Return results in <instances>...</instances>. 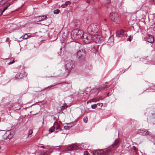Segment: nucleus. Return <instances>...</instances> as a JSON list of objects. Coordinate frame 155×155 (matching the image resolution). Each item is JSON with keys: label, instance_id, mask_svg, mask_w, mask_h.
Instances as JSON below:
<instances>
[{"label": "nucleus", "instance_id": "1", "mask_svg": "<svg viewBox=\"0 0 155 155\" xmlns=\"http://www.w3.org/2000/svg\"><path fill=\"white\" fill-rule=\"evenodd\" d=\"M101 28L99 25L96 23L91 24L88 27L87 31L89 34H93L97 33L100 30Z\"/></svg>", "mask_w": 155, "mask_h": 155}, {"label": "nucleus", "instance_id": "2", "mask_svg": "<svg viewBox=\"0 0 155 155\" xmlns=\"http://www.w3.org/2000/svg\"><path fill=\"white\" fill-rule=\"evenodd\" d=\"M74 63L71 60H69L66 61L65 66L66 72L63 75L64 77L68 76L71 70L73 68L74 66Z\"/></svg>", "mask_w": 155, "mask_h": 155}, {"label": "nucleus", "instance_id": "3", "mask_svg": "<svg viewBox=\"0 0 155 155\" xmlns=\"http://www.w3.org/2000/svg\"><path fill=\"white\" fill-rule=\"evenodd\" d=\"M84 34L83 32L81 30L76 29L72 31L71 33V36L72 39H78L81 38Z\"/></svg>", "mask_w": 155, "mask_h": 155}, {"label": "nucleus", "instance_id": "4", "mask_svg": "<svg viewBox=\"0 0 155 155\" xmlns=\"http://www.w3.org/2000/svg\"><path fill=\"white\" fill-rule=\"evenodd\" d=\"M110 16L111 19L116 23L119 24L120 22V18L117 13H110Z\"/></svg>", "mask_w": 155, "mask_h": 155}, {"label": "nucleus", "instance_id": "5", "mask_svg": "<svg viewBox=\"0 0 155 155\" xmlns=\"http://www.w3.org/2000/svg\"><path fill=\"white\" fill-rule=\"evenodd\" d=\"M91 34H84L81 38L83 41L86 44H88L92 41V37Z\"/></svg>", "mask_w": 155, "mask_h": 155}, {"label": "nucleus", "instance_id": "6", "mask_svg": "<svg viewBox=\"0 0 155 155\" xmlns=\"http://www.w3.org/2000/svg\"><path fill=\"white\" fill-rule=\"evenodd\" d=\"M13 136L14 132L13 131L8 130L6 131L3 135V137L5 140L10 139L13 137Z\"/></svg>", "mask_w": 155, "mask_h": 155}, {"label": "nucleus", "instance_id": "7", "mask_svg": "<svg viewBox=\"0 0 155 155\" xmlns=\"http://www.w3.org/2000/svg\"><path fill=\"white\" fill-rule=\"evenodd\" d=\"M144 39L145 41L151 44L153 43L154 42V37L151 35H147L144 37Z\"/></svg>", "mask_w": 155, "mask_h": 155}, {"label": "nucleus", "instance_id": "8", "mask_svg": "<svg viewBox=\"0 0 155 155\" xmlns=\"http://www.w3.org/2000/svg\"><path fill=\"white\" fill-rule=\"evenodd\" d=\"M86 52L84 48H81L78 51L77 53V57L79 58H83L85 55Z\"/></svg>", "mask_w": 155, "mask_h": 155}, {"label": "nucleus", "instance_id": "9", "mask_svg": "<svg viewBox=\"0 0 155 155\" xmlns=\"http://www.w3.org/2000/svg\"><path fill=\"white\" fill-rule=\"evenodd\" d=\"M102 38L101 35H98L97 34L94 35L92 37V41L96 43H100L101 41Z\"/></svg>", "mask_w": 155, "mask_h": 155}, {"label": "nucleus", "instance_id": "10", "mask_svg": "<svg viewBox=\"0 0 155 155\" xmlns=\"http://www.w3.org/2000/svg\"><path fill=\"white\" fill-rule=\"evenodd\" d=\"M11 4L10 3L6 2L4 3L2 6L4 8L3 10L0 9V16L2 15L3 12H4L8 8V7H9Z\"/></svg>", "mask_w": 155, "mask_h": 155}, {"label": "nucleus", "instance_id": "11", "mask_svg": "<svg viewBox=\"0 0 155 155\" xmlns=\"http://www.w3.org/2000/svg\"><path fill=\"white\" fill-rule=\"evenodd\" d=\"M64 87V90L65 91H68L69 89L71 88L72 85L71 83H65L63 85Z\"/></svg>", "mask_w": 155, "mask_h": 155}, {"label": "nucleus", "instance_id": "12", "mask_svg": "<svg viewBox=\"0 0 155 155\" xmlns=\"http://www.w3.org/2000/svg\"><path fill=\"white\" fill-rule=\"evenodd\" d=\"M103 150H94L93 151L92 153L93 155H102Z\"/></svg>", "mask_w": 155, "mask_h": 155}, {"label": "nucleus", "instance_id": "13", "mask_svg": "<svg viewBox=\"0 0 155 155\" xmlns=\"http://www.w3.org/2000/svg\"><path fill=\"white\" fill-rule=\"evenodd\" d=\"M125 31L123 30H121L118 31L116 33V36L118 37H122L123 36Z\"/></svg>", "mask_w": 155, "mask_h": 155}, {"label": "nucleus", "instance_id": "14", "mask_svg": "<svg viewBox=\"0 0 155 155\" xmlns=\"http://www.w3.org/2000/svg\"><path fill=\"white\" fill-rule=\"evenodd\" d=\"M25 76L24 73H18L15 75V78L18 79H22Z\"/></svg>", "mask_w": 155, "mask_h": 155}, {"label": "nucleus", "instance_id": "15", "mask_svg": "<svg viewBox=\"0 0 155 155\" xmlns=\"http://www.w3.org/2000/svg\"><path fill=\"white\" fill-rule=\"evenodd\" d=\"M119 144V140L116 139L115 140L114 142L112 144V146L114 148H116L118 146Z\"/></svg>", "mask_w": 155, "mask_h": 155}, {"label": "nucleus", "instance_id": "16", "mask_svg": "<svg viewBox=\"0 0 155 155\" xmlns=\"http://www.w3.org/2000/svg\"><path fill=\"white\" fill-rule=\"evenodd\" d=\"M140 133L143 135H148L149 134V132L147 130L143 129L140 130Z\"/></svg>", "mask_w": 155, "mask_h": 155}, {"label": "nucleus", "instance_id": "17", "mask_svg": "<svg viewBox=\"0 0 155 155\" xmlns=\"http://www.w3.org/2000/svg\"><path fill=\"white\" fill-rule=\"evenodd\" d=\"M131 153L133 155H136L137 151L136 149V147L135 146H133L131 150Z\"/></svg>", "mask_w": 155, "mask_h": 155}, {"label": "nucleus", "instance_id": "18", "mask_svg": "<svg viewBox=\"0 0 155 155\" xmlns=\"http://www.w3.org/2000/svg\"><path fill=\"white\" fill-rule=\"evenodd\" d=\"M37 18L39 20V21H42L45 19L47 18V16L45 15H43L38 16Z\"/></svg>", "mask_w": 155, "mask_h": 155}, {"label": "nucleus", "instance_id": "19", "mask_svg": "<svg viewBox=\"0 0 155 155\" xmlns=\"http://www.w3.org/2000/svg\"><path fill=\"white\" fill-rule=\"evenodd\" d=\"M110 152V151L109 150H106L104 151H103L102 154L103 155H109V153Z\"/></svg>", "mask_w": 155, "mask_h": 155}, {"label": "nucleus", "instance_id": "20", "mask_svg": "<svg viewBox=\"0 0 155 155\" xmlns=\"http://www.w3.org/2000/svg\"><path fill=\"white\" fill-rule=\"evenodd\" d=\"M107 88V85L106 84H103L102 86H101L100 87L99 90L101 91L105 89L106 88Z\"/></svg>", "mask_w": 155, "mask_h": 155}, {"label": "nucleus", "instance_id": "21", "mask_svg": "<svg viewBox=\"0 0 155 155\" xmlns=\"http://www.w3.org/2000/svg\"><path fill=\"white\" fill-rule=\"evenodd\" d=\"M76 147V146L75 144H73L70 146L68 148V149L70 150H72L74 149H75Z\"/></svg>", "mask_w": 155, "mask_h": 155}, {"label": "nucleus", "instance_id": "22", "mask_svg": "<svg viewBox=\"0 0 155 155\" xmlns=\"http://www.w3.org/2000/svg\"><path fill=\"white\" fill-rule=\"evenodd\" d=\"M29 36L27 35V34H25V35H22L21 38H22L24 39H26L28 38Z\"/></svg>", "mask_w": 155, "mask_h": 155}, {"label": "nucleus", "instance_id": "23", "mask_svg": "<svg viewBox=\"0 0 155 155\" xmlns=\"http://www.w3.org/2000/svg\"><path fill=\"white\" fill-rule=\"evenodd\" d=\"M49 153V152L47 151L46 152H41V155H48Z\"/></svg>", "mask_w": 155, "mask_h": 155}, {"label": "nucleus", "instance_id": "24", "mask_svg": "<svg viewBox=\"0 0 155 155\" xmlns=\"http://www.w3.org/2000/svg\"><path fill=\"white\" fill-rule=\"evenodd\" d=\"M55 129V127L54 126H53L51 127L49 129V131L50 132H53Z\"/></svg>", "mask_w": 155, "mask_h": 155}, {"label": "nucleus", "instance_id": "25", "mask_svg": "<svg viewBox=\"0 0 155 155\" xmlns=\"http://www.w3.org/2000/svg\"><path fill=\"white\" fill-rule=\"evenodd\" d=\"M68 107V105L66 104H65L63 106L61 107V110H64L65 109H66Z\"/></svg>", "mask_w": 155, "mask_h": 155}, {"label": "nucleus", "instance_id": "26", "mask_svg": "<svg viewBox=\"0 0 155 155\" xmlns=\"http://www.w3.org/2000/svg\"><path fill=\"white\" fill-rule=\"evenodd\" d=\"M60 12V10L58 9H57L56 10H55L54 11V14H58Z\"/></svg>", "mask_w": 155, "mask_h": 155}, {"label": "nucleus", "instance_id": "27", "mask_svg": "<svg viewBox=\"0 0 155 155\" xmlns=\"http://www.w3.org/2000/svg\"><path fill=\"white\" fill-rule=\"evenodd\" d=\"M33 131L32 130H30L28 131V136L29 137L33 133Z\"/></svg>", "mask_w": 155, "mask_h": 155}, {"label": "nucleus", "instance_id": "28", "mask_svg": "<svg viewBox=\"0 0 155 155\" xmlns=\"http://www.w3.org/2000/svg\"><path fill=\"white\" fill-rule=\"evenodd\" d=\"M83 121L84 122L87 123V117H84L83 118Z\"/></svg>", "mask_w": 155, "mask_h": 155}, {"label": "nucleus", "instance_id": "29", "mask_svg": "<svg viewBox=\"0 0 155 155\" xmlns=\"http://www.w3.org/2000/svg\"><path fill=\"white\" fill-rule=\"evenodd\" d=\"M97 104H94L91 105V108L93 109L97 107Z\"/></svg>", "mask_w": 155, "mask_h": 155}, {"label": "nucleus", "instance_id": "30", "mask_svg": "<svg viewBox=\"0 0 155 155\" xmlns=\"http://www.w3.org/2000/svg\"><path fill=\"white\" fill-rule=\"evenodd\" d=\"M84 155H90V154L87 151H85L84 153Z\"/></svg>", "mask_w": 155, "mask_h": 155}, {"label": "nucleus", "instance_id": "31", "mask_svg": "<svg viewBox=\"0 0 155 155\" xmlns=\"http://www.w3.org/2000/svg\"><path fill=\"white\" fill-rule=\"evenodd\" d=\"M15 62L14 59L11 61H10L8 63V65H10L14 63Z\"/></svg>", "mask_w": 155, "mask_h": 155}, {"label": "nucleus", "instance_id": "32", "mask_svg": "<svg viewBox=\"0 0 155 155\" xmlns=\"http://www.w3.org/2000/svg\"><path fill=\"white\" fill-rule=\"evenodd\" d=\"M103 105V104L101 103H98L97 104V106H99L101 107Z\"/></svg>", "mask_w": 155, "mask_h": 155}, {"label": "nucleus", "instance_id": "33", "mask_svg": "<svg viewBox=\"0 0 155 155\" xmlns=\"http://www.w3.org/2000/svg\"><path fill=\"white\" fill-rule=\"evenodd\" d=\"M70 2L69 1H67L66 2L65 4L67 6L68 5H69L70 4Z\"/></svg>", "mask_w": 155, "mask_h": 155}, {"label": "nucleus", "instance_id": "34", "mask_svg": "<svg viewBox=\"0 0 155 155\" xmlns=\"http://www.w3.org/2000/svg\"><path fill=\"white\" fill-rule=\"evenodd\" d=\"M69 126H64V128L65 130H68L69 129Z\"/></svg>", "mask_w": 155, "mask_h": 155}, {"label": "nucleus", "instance_id": "35", "mask_svg": "<svg viewBox=\"0 0 155 155\" xmlns=\"http://www.w3.org/2000/svg\"><path fill=\"white\" fill-rule=\"evenodd\" d=\"M131 36H129V37L127 39V41H131Z\"/></svg>", "mask_w": 155, "mask_h": 155}, {"label": "nucleus", "instance_id": "36", "mask_svg": "<svg viewBox=\"0 0 155 155\" xmlns=\"http://www.w3.org/2000/svg\"><path fill=\"white\" fill-rule=\"evenodd\" d=\"M66 6H67L65 4H63L61 5V7L63 8H65Z\"/></svg>", "mask_w": 155, "mask_h": 155}, {"label": "nucleus", "instance_id": "37", "mask_svg": "<svg viewBox=\"0 0 155 155\" xmlns=\"http://www.w3.org/2000/svg\"><path fill=\"white\" fill-rule=\"evenodd\" d=\"M95 99H91L90 100H89V101H88L87 102V103L88 102H91L92 101H94V100Z\"/></svg>", "mask_w": 155, "mask_h": 155}, {"label": "nucleus", "instance_id": "38", "mask_svg": "<svg viewBox=\"0 0 155 155\" xmlns=\"http://www.w3.org/2000/svg\"><path fill=\"white\" fill-rule=\"evenodd\" d=\"M107 2H106L107 4H109L110 2V0H107Z\"/></svg>", "mask_w": 155, "mask_h": 155}, {"label": "nucleus", "instance_id": "39", "mask_svg": "<svg viewBox=\"0 0 155 155\" xmlns=\"http://www.w3.org/2000/svg\"><path fill=\"white\" fill-rule=\"evenodd\" d=\"M57 129H60V127L59 126H58V127L57 128Z\"/></svg>", "mask_w": 155, "mask_h": 155}, {"label": "nucleus", "instance_id": "40", "mask_svg": "<svg viewBox=\"0 0 155 155\" xmlns=\"http://www.w3.org/2000/svg\"><path fill=\"white\" fill-rule=\"evenodd\" d=\"M104 21H107V20H106V19H104V20H103V21L104 22Z\"/></svg>", "mask_w": 155, "mask_h": 155}, {"label": "nucleus", "instance_id": "41", "mask_svg": "<svg viewBox=\"0 0 155 155\" xmlns=\"http://www.w3.org/2000/svg\"><path fill=\"white\" fill-rule=\"evenodd\" d=\"M40 147L42 148H44L45 147L44 146H41Z\"/></svg>", "mask_w": 155, "mask_h": 155}, {"label": "nucleus", "instance_id": "42", "mask_svg": "<svg viewBox=\"0 0 155 155\" xmlns=\"http://www.w3.org/2000/svg\"><path fill=\"white\" fill-rule=\"evenodd\" d=\"M87 2L88 3H90V2L88 0H87Z\"/></svg>", "mask_w": 155, "mask_h": 155}, {"label": "nucleus", "instance_id": "43", "mask_svg": "<svg viewBox=\"0 0 155 155\" xmlns=\"http://www.w3.org/2000/svg\"><path fill=\"white\" fill-rule=\"evenodd\" d=\"M56 119V117H54V120H55Z\"/></svg>", "mask_w": 155, "mask_h": 155}, {"label": "nucleus", "instance_id": "44", "mask_svg": "<svg viewBox=\"0 0 155 155\" xmlns=\"http://www.w3.org/2000/svg\"><path fill=\"white\" fill-rule=\"evenodd\" d=\"M17 104H18V103H15V105H17Z\"/></svg>", "mask_w": 155, "mask_h": 155}, {"label": "nucleus", "instance_id": "45", "mask_svg": "<svg viewBox=\"0 0 155 155\" xmlns=\"http://www.w3.org/2000/svg\"><path fill=\"white\" fill-rule=\"evenodd\" d=\"M52 86H52V85H51V86L50 87H48V88H49V87H52Z\"/></svg>", "mask_w": 155, "mask_h": 155}, {"label": "nucleus", "instance_id": "46", "mask_svg": "<svg viewBox=\"0 0 155 155\" xmlns=\"http://www.w3.org/2000/svg\"><path fill=\"white\" fill-rule=\"evenodd\" d=\"M8 38H7L6 40V41H7V40H8Z\"/></svg>", "mask_w": 155, "mask_h": 155}, {"label": "nucleus", "instance_id": "47", "mask_svg": "<svg viewBox=\"0 0 155 155\" xmlns=\"http://www.w3.org/2000/svg\"><path fill=\"white\" fill-rule=\"evenodd\" d=\"M109 93H107V95H109Z\"/></svg>", "mask_w": 155, "mask_h": 155}, {"label": "nucleus", "instance_id": "48", "mask_svg": "<svg viewBox=\"0 0 155 155\" xmlns=\"http://www.w3.org/2000/svg\"><path fill=\"white\" fill-rule=\"evenodd\" d=\"M75 26H78V25H75Z\"/></svg>", "mask_w": 155, "mask_h": 155}, {"label": "nucleus", "instance_id": "49", "mask_svg": "<svg viewBox=\"0 0 155 155\" xmlns=\"http://www.w3.org/2000/svg\"><path fill=\"white\" fill-rule=\"evenodd\" d=\"M67 125H68V124H68V123H67Z\"/></svg>", "mask_w": 155, "mask_h": 155}, {"label": "nucleus", "instance_id": "50", "mask_svg": "<svg viewBox=\"0 0 155 155\" xmlns=\"http://www.w3.org/2000/svg\"><path fill=\"white\" fill-rule=\"evenodd\" d=\"M105 83H106V84H107V82H106Z\"/></svg>", "mask_w": 155, "mask_h": 155}, {"label": "nucleus", "instance_id": "51", "mask_svg": "<svg viewBox=\"0 0 155 155\" xmlns=\"http://www.w3.org/2000/svg\"><path fill=\"white\" fill-rule=\"evenodd\" d=\"M1 149V147L0 146V150Z\"/></svg>", "mask_w": 155, "mask_h": 155}, {"label": "nucleus", "instance_id": "52", "mask_svg": "<svg viewBox=\"0 0 155 155\" xmlns=\"http://www.w3.org/2000/svg\"><path fill=\"white\" fill-rule=\"evenodd\" d=\"M48 146H47L46 147H48Z\"/></svg>", "mask_w": 155, "mask_h": 155}]
</instances>
